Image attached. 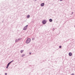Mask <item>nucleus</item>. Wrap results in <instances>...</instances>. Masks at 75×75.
Listing matches in <instances>:
<instances>
[{
    "label": "nucleus",
    "instance_id": "obj_11",
    "mask_svg": "<svg viewBox=\"0 0 75 75\" xmlns=\"http://www.w3.org/2000/svg\"><path fill=\"white\" fill-rule=\"evenodd\" d=\"M35 40L34 38H32V40Z\"/></svg>",
    "mask_w": 75,
    "mask_h": 75
},
{
    "label": "nucleus",
    "instance_id": "obj_9",
    "mask_svg": "<svg viewBox=\"0 0 75 75\" xmlns=\"http://www.w3.org/2000/svg\"><path fill=\"white\" fill-rule=\"evenodd\" d=\"M27 18H29V17H30V15H27Z\"/></svg>",
    "mask_w": 75,
    "mask_h": 75
},
{
    "label": "nucleus",
    "instance_id": "obj_12",
    "mask_svg": "<svg viewBox=\"0 0 75 75\" xmlns=\"http://www.w3.org/2000/svg\"><path fill=\"white\" fill-rule=\"evenodd\" d=\"M59 48H61V46H59Z\"/></svg>",
    "mask_w": 75,
    "mask_h": 75
},
{
    "label": "nucleus",
    "instance_id": "obj_16",
    "mask_svg": "<svg viewBox=\"0 0 75 75\" xmlns=\"http://www.w3.org/2000/svg\"><path fill=\"white\" fill-rule=\"evenodd\" d=\"M7 73H5V75H7Z\"/></svg>",
    "mask_w": 75,
    "mask_h": 75
},
{
    "label": "nucleus",
    "instance_id": "obj_4",
    "mask_svg": "<svg viewBox=\"0 0 75 75\" xmlns=\"http://www.w3.org/2000/svg\"><path fill=\"white\" fill-rule=\"evenodd\" d=\"M13 60L12 61H11V62H10L8 64L7 66H8H8H9V65H10V64L11 62H13Z\"/></svg>",
    "mask_w": 75,
    "mask_h": 75
},
{
    "label": "nucleus",
    "instance_id": "obj_8",
    "mask_svg": "<svg viewBox=\"0 0 75 75\" xmlns=\"http://www.w3.org/2000/svg\"><path fill=\"white\" fill-rule=\"evenodd\" d=\"M23 52H24V50H21V53H23Z\"/></svg>",
    "mask_w": 75,
    "mask_h": 75
},
{
    "label": "nucleus",
    "instance_id": "obj_2",
    "mask_svg": "<svg viewBox=\"0 0 75 75\" xmlns=\"http://www.w3.org/2000/svg\"><path fill=\"white\" fill-rule=\"evenodd\" d=\"M42 23L43 24H45L46 23V21H45V20L43 21Z\"/></svg>",
    "mask_w": 75,
    "mask_h": 75
},
{
    "label": "nucleus",
    "instance_id": "obj_17",
    "mask_svg": "<svg viewBox=\"0 0 75 75\" xmlns=\"http://www.w3.org/2000/svg\"><path fill=\"white\" fill-rule=\"evenodd\" d=\"M71 75H74V74H71Z\"/></svg>",
    "mask_w": 75,
    "mask_h": 75
},
{
    "label": "nucleus",
    "instance_id": "obj_15",
    "mask_svg": "<svg viewBox=\"0 0 75 75\" xmlns=\"http://www.w3.org/2000/svg\"><path fill=\"white\" fill-rule=\"evenodd\" d=\"M29 54H30V55H31V52H30Z\"/></svg>",
    "mask_w": 75,
    "mask_h": 75
},
{
    "label": "nucleus",
    "instance_id": "obj_13",
    "mask_svg": "<svg viewBox=\"0 0 75 75\" xmlns=\"http://www.w3.org/2000/svg\"><path fill=\"white\" fill-rule=\"evenodd\" d=\"M17 41H18V40H16V42H17Z\"/></svg>",
    "mask_w": 75,
    "mask_h": 75
},
{
    "label": "nucleus",
    "instance_id": "obj_5",
    "mask_svg": "<svg viewBox=\"0 0 75 75\" xmlns=\"http://www.w3.org/2000/svg\"><path fill=\"white\" fill-rule=\"evenodd\" d=\"M69 55L70 56H72V53H71V52L69 53Z\"/></svg>",
    "mask_w": 75,
    "mask_h": 75
},
{
    "label": "nucleus",
    "instance_id": "obj_18",
    "mask_svg": "<svg viewBox=\"0 0 75 75\" xmlns=\"http://www.w3.org/2000/svg\"><path fill=\"white\" fill-rule=\"evenodd\" d=\"M60 1H62V0H60Z\"/></svg>",
    "mask_w": 75,
    "mask_h": 75
},
{
    "label": "nucleus",
    "instance_id": "obj_3",
    "mask_svg": "<svg viewBox=\"0 0 75 75\" xmlns=\"http://www.w3.org/2000/svg\"><path fill=\"white\" fill-rule=\"evenodd\" d=\"M27 27H28V25H26L24 28L23 30H25L26 29H27Z\"/></svg>",
    "mask_w": 75,
    "mask_h": 75
},
{
    "label": "nucleus",
    "instance_id": "obj_14",
    "mask_svg": "<svg viewBox=\"0 0 75 75\" xmlns=\"http://www.w3.org/2000/svg\"><path fill=\"white\" fill-rule=\"evenodd\" d=\"M8 66H7V67H6V68H8Z\"/></svg>",
    "mask_w": 75,
    "mask_h": 75
},
{
    "label": "nucleus",
    "instance_id": "obj_7",
    "mask_svg": "<svg viewBox=\"0 0 75 75\" xmlns=\"http://www.w3.org/2000/svg\"><path fill=\"white\" fill-rule=\"evenodd\" d=\"M49 21L50 22H52V19H50L49 20Z\"/></svg>",
    "mask_w": 75,
    "mask_h": 75
},
{
    "label": "nucleus",
    "instance_id": "obj_1",
    "mask_svg": "<svg viewBox=\"0 0 75 75\" xmlns=\"http://www.w3.org/2000/svg\"><path fill=\"white\" fill-rule=\"evenodd\" d=\"M30 41H31V39L29 38L26 41V44H28V43L30 42Z\"/></svg>",
    "mask_w": 75,
    "mask_h": 75
},
{
    "label": "nucleus",
    "instance_id": "obj_10",
    "mask_svg": "<svg viewBox=\"0 0 75 75\" xmlns=\"http://www.w3.org/2000/svg\"><path fill=\"white\" fill-rule=\"evenodd\" d=\"M24 56H25V54H23L22 56L21 57H24Z\"/></svg>",
    "mask_w": 75,
    "mask_h": 75
},
{
    "label": "nucleus",
    "instance_id": "obj_6",
    "mask_svg": "<svg viewBox=\"0 0 75 75\" xmlns=\"http://www.w3.org/2000/svg\"><path fill=\"white\" fill-rule=\"evenodd\" d=\"M41 6H44V3H43L41 4Z\"/></svg>",
    "mask_w": 75,
    "mask_h": 75
}]
</instances>
